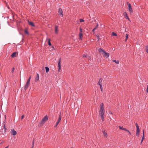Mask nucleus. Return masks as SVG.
I'll return each instance as SVG.
<instances>
[{"label": "nucleus", "instance_id": "obj_1", "mask_svg": "<svg viewBox=\"0 0 148 148\" xmlns=\"http://www.w3.org/2000/svg\"><path fill=\"white\" fill-rule=\"evenodd\" d=\"M104 105L103 103H101L100 105V110L99 111V114L103 121H104V115L105 113V110L103 107Z\"/></svg>", "mask_w": 148, "mask_h": 148}, {"label": "nucleus", "instance_id": "obj_2", "mask_svg": "<svg viewBox=\"0 0 148 148\" xmlns=\"http://www.w3.org/2000/svg\"><path fill=\"white\" fill-rule=\"evenodd\" d=\"M99 51L100 53H101L102 54L104 57L107 58H108L109 56V53H106L105 51L101 48L99 49Z\"/></svg>", "mask_w": 148, "mask_h": 148}, {"label": "nucleus", "instance_id": "obj_3", "mask_svg": "<svg viewBox=\"0 0 148 148\" xmlns=\"http://www.w3.org/2000/svg\"><path fill=\"white\" fill-rule=\"evenodd\" d=\"M48 119V116L46 115L43 118L41 121V123L42 124H44L46 121Z\"/></svg>", "mask_w": 148, "mask_h": 148}, {"label": "nucleus", "instance_id": "obj_4", "mask_svg": "<svg viewBox=\"0 0 148 148\" xmlns=\"http://www.w3.org/2000/svg\"><path fill=\"white\" fill-rule=\"evenodd\" d=\"M61 117L60 116V115L59 116L58 118V119L56 122V123L55 126V127H56L57 126V125H58V124H59V123L60 121L61 120Z\"/></svg>", "mask_w": 148, "mask_h": 148}, {"label": "nucleus", "instance_id": "obj_5", "mask_svg": "<svg viewBox=\"0 0 148 148\" xmlns=\"http://www.w3.org/2000/svg\"><path fill=\"white\" fill-rule=\"evenodd\" d=\"M127 4L128 6V9L129 10L130 12V13H132L133 12L132 8L131 5L130 3H127Z\"/></svg>", "mask_w": 148, "mask_h": 148}, {"label": "nucleus", "instance_id": "obj_6", "mask_svg": "<svg viewBox=\"0 0 148 148\" xmlns=\"http://www.w3.org/2000/svg\"><path fill=\"white\" fill-rule=\"evenodd\" d=\"M59 14L61 17H63V11L61 8H59L58 11Z\"/></svg>", "mask_w": 148, "mask_h": 148}, {"label": "nucleus", "instance_id": "obj_7", "mask_svg": "<svg viewBox=\"0 0 148 148\" xmlns=\"http://www.w3.org/2000/svg\"><path fill=\"white\" fill-rule=\"evenodd\" d=\"M61 60V58H60L59 60L58 61V71H60V69H61V64H60Z\"/></svg>", "mask_w": 148, "mask_h": 148}, {"label": "nucleus", "instance_id": "obj_8", "mask_svg": "<svg viewBox=\"0 0 148 148\" xmlns=\"http://www.w3.org/2000/svg\"><path fill=\"white\" fill-rule=\"evenodd\" d=\"M11 134L12 135H16L17 134L16 131L14 130V129H12L11 131Z\"/></svg>", "mask_w": 148, "mask_h": 148}, {"label": "nucleus", "instance_id": "obj_9", "mask_svg": "<svg viewBox=\"0 0 148 148\" xmlns=\"http://www.w3.org/2000/svg\"><path fill=\"white\" fill-rule=\"evenodd\" d=\"M29 85V83L27 82L26 84L24 86V89L26 90L27 88L28 87Z\"/></svg>", "mask_w": 148, "mask_h": 148}, {"label": "nucleus", "instance_id": "obj_10", "mask_svg": "<svg viewBox=\"0 0 148 148\" xmlns=\"http://www.w3.org/2000/svg\"><path fill=\"white\" fill-rule=\"evenodd\" d=\"M39 74L38 73L37 74L36 76V77L35 79V82H37L39 80Z\"/></svg>", "mask_w": 148, "mask_h": 148}, {"label": "nucleus", "instance_id": "obj_11", "mask_svg": "<svg viewBox=\"0 0 148 148\" xmlns=\"http://www.w3.org/2000/svg\"><path fill=\"white\" fill-rule=\"evenodd\" d=\"M123 15L125 16V18L128 19V20L130 21L129 18L127 16V13L126 12H124Z\"/></svg>", "mask_w": 148, "mask_h": 148}, {"label": "nucleus", "instance_id": "obj_12", "mask_svg": "<svg viewBox=\"0 0 148 148\" xmlns=\"http://www.w3.org/2000/svg\"><path fill=\"white\" fill-rule=\"evenodd\" d=\"M55 33L57 34L58 32V27L57 26H56L55 27Z\"/></svg>", "mask_w": 148, "mask_h": 148}, {"label": "nucleus", "instance_id": "obj_13", "mask_svg": "<svg viewBox=\"0 0 148 148\" xmlns=\"http://www.w3.org/2000/svg\"><path fill=\"white\" fill-rule=\"evenodd\" d=\"M28 23L29 25H30L32 26H34V23L31 21H28Z\"/></svg>", "mask_w": 148, "mask_h": 148}, {"label": "nucleus", "instance_id": "obj_14", "mask_svg": "<svg viewBox=\"0 0 148 148\" xmlns=\"http://www.w3.org/2000/svg\"><path fill=\"white\" fill-rule=\"evenodd\" d=\"M102 81V79L101 78H100L98 83V84H99L100 86L102 85H101V82Z\"/></svg>", "mask_w": 148, "mask_h": 148}, {"label": "nucleus", "instance_id": "obj_15", "mask_svg": "<svg viewBox=\"0 0 148 148\" xmlns=\"http://www.w3.org/2000/svg\"><path fill=\"white\" fill-rule=\"evenodd\" d=\"M16 53L15 52L13 53L11 55V56L12 58H14L16 56Z\"/></svg>", "mask_w": 148, "mask_h": 148}, {"label": "nucleus", "instance_id": "obj_16", "mask_svg": "<svg viewBox=\"0 0 148 148\" xmlns=\"http://www.w3.org/2000/svg\"><path fill=\"white\" fill-rule=\"evenodd\" d=\"M98 27V24L97 23V25H96V26L93 29H92V31L94 32V31H95Z\"/></svg>", "mask_w": 148, "mask_h": 148}, {"label": "nucleus", "instance_id": "obj_17", "mask_svg": "<svg viewBox=\"0 0 148 148\" xmlns=\"http://www.w3.org/2000/svg\"><path fill=\"white\" fill-rule=\"evenodd\" d=\"M83 36V34L82 33H80L79 34V38L81 40H82V37Z\"/></svg>", "mask_w": 148, "mask_h": 148}, {"label": "nucleus", "instance_id": "obj_18", "mask_svg": "<svg viewBox=\"0 0 148 148\" xmlns=\"http://www.w3.org/2000/svg\"><path fill=\"white\" fill-rule=\"evenodd\" d=\"M102 132L103 134V135H104V136L106 137H107L108 136V135H107V133L105 132V131H102Z\"/></svg>", "mask_w": 148, "mask_h": 148}, {"label": "nucleus", "instance_id": "obj_19", "mask_svg": "<svg viewBox=\"0 0 148 148\" xmlns=\"http://www.w3.org/2000/svg\"><path fill=\"white\" fill-rule=\"evenodd\" d=\"M143 137H142V140H141V143H142V142L143 141V140L145 139V137H144V131H143Z\"/></svg>", "mask_w": 148, "mask_h": 148}, {"label": "nucleus", "instance_id": "obj_20", "mask_svg": "<svg viewBox=\"0 0 148 148\" xmlns=\"http://www.w3.org/2000/svg\"><path fill=\"white\" fill-rule=\"evenodd\" d=\"M45 68L46 72L47 73L49 70V69L47 67H45Z\"/></svg>", "mask_w": 148, "mask_h": 148}, {"label": "nucleus", "instance_id": "obj_21", "mask_svg": "<svg viewBox=\"0 0 148 148\" xmlns=\"http://www.w3.org/2000/svg\"><path fill=\"white\" fill-rule=\"evenodd\" d=\"M145 50H146V52L148 54V46H146Z\"/></svg>", "mask_w": 148, "mask_h": 148}, {"label": "nucleus", "instance_id": "obj_22", "mask_svg": "<svg viewBox=\"0 0 148 148\" xmlns=\"http://www.w3.org/2000/svg\"><path fill=\"white\" fill-rule=\"evenodd\" d=\"M139 132H140V131H136V136H139Z\"/></svg>", "mask_w": 148, "mask_h": 148}, {"label": "nucleus", "instance_id": "obj_23", "mask_svg": "<svg viewBox=\"0 0 148 148\" xmlns=\"http://www.w3.org/2000/svg\"><path fill=\"white\" fill-rule=\"evenodd\" d=\"M113 61L114 62H115L117 64H118L119 63V62L118 60L116 61V60H113Z\"/></svg>", "mask_w": 148, "mask_h": 148}, {"label": "nucleus", "instance_id": "obj_24", "mask_svg": "<svg viewBox=\"0 0 148 148\" xmlns=\"http://www.w3.org/2000/svg\"><path fill=\"white\" fill-rule=\"evenodd\" d=\"M48 40V45L49 46H51V43L50 42V39H49Z\"/></svg>", "mask_w": 148, "mask_h": 148}, {"label": "nucleus", "instance_id": "obj_25", "mask_svg": "<svg viewBox=\"0 0 148 148\" xmlns=\"http://www.w3.org/2000/svg\"><path fill=\"white\" fill-rule=\"evenodd\" d=\"M31 76H30L29 77V78L27 82H29V83L30 82V79L31 78Z\"/></svg>", "mask_w": 148, "mask_h": 148}, {"label": "nucleus", "instance_id": "obj_26", "mask_svg": "<svg viewBox=\"0 0 148 148\" xmlns=\"http://www.w3.org/2000/svg\"><path fill=\"white\" fill-rule=\"evenodd\" d=\"M119 129L121 130H123L124 129V128H123V127H121L120 126H119Z\"/></svg>", "mask_w": 148, "mask_h": 148}, {"label": "nucleus", "instance_id": "obj_27", "mask_svg": "<svg viewBox=\"0 0 148 148\" xmlns=\"http://www.w3.org/2000/svg\"><path fill=\"white\" fill-rule=\"evenodd\" d=\"M112 35L113 36H117L116 34V33H114V32H113L112 33Z\"/></svg>", "mask_w": 148, "mask_h": 148}, {"label": "nucleus", "instance_id": "obj_28", "mask_svg": "<svg viewBox=\"0 0 148 148\" xmlns=\"http://www.w3.org/2000/svg\"><path fill=\"white\" fill-rule=\"evenodd\" d=\"M79 21L80 22H83L84 21V20L83 19H81L79 20Z\"/></svg>", "mask_w": 148, "mask_h": 148}, {"label": "nucleus", "instance_id": "obj_29", "mask_svg": "<svg viewBox=\"0 0 148 148\" xmlns=\"http://www.w3.org/2000/svg\"><path fill=\"white\" fill-rule=\"evenodd\" d=\"M79 30L80 32V33H82V32H83L82 29L81 27H80L79 28Z\"/></svg>", "mask_w": 148, "mask_h": 148}, {"label": "nucleus", "instance_id": "obj_30", "mask_svg": "<svg viewBox=\"0 0 148 148\" xmlns=\"http://www.w3.org/2000/svg\"><path fill=\"white\" fill-rule=\"evenodd\" d=\"M96 36H97V38L98 39H99L100 38H99V37H100L99 34H98V35H97Z\"/></svg>", "mask_w": 148, "mask_h": 148}, {"label": "nucleus", "instance_id": "obj_31", "mask_svg": "<svg viewBox=\"0 0 148 148\" xmlns=\"http://www.w3.org/2000/svg\"><path fill=\"white\" fill-rule=\"evenodd\" d=\"M25 34H28L27 31L26 30H25Z\"/></svg>", "mask_w": 148, "mask_h": 148}, {"label": "nucleus", "instance_id": "obj_32", "mask_svg": "<svg viewBox=\"0 0 148 148\" xmlns=\"http://www.w3.org/2000/svg\"><path fill=\"white\" fill-rule=\"evenodd\" d=\"M83 57H86L87 58V57H88V56L87 55H84L83 56Z\"/></svg>", "mask_w": 148, "mask_h": 148}, {"label": "nucleus", "instance_id": "obj_33", "mask_svg": "<svg viewBox=\"0 0 148 148\" xmlns=\"http://www.w3.org/2000/svg\"><path fill=\"white\" fill-rule=\"evenodd\" d=\"M136 131H140V130H139V127H136Z\"/></svg>", "mask_w": 148, "mask_h": 148}, {"label": "nucleus", "instance_id": "obj_34", "mask_svg": "<svg viewBox=\"0 0 148 148\" xmlns=\"http://www.w3.org/2000/svg\"><path fill=\"white\" fill-rule=\"evenodd\" d=\"M100 86V89H101V92H102L103 88H102V85Z\"/></svg>", "mask_w": 148, "mask_h": 148}, {"label": "nucleus", "instance_id": "obj_35", "mask_svg": "<svg viewBox=\"0 0 148 148\" xmlns=\"http://www.w3.org/2000/svg\"><path fill=\"white\" fill-rule=\"evenodd\" d=\"M126 131L127 132H128L130 135L131 134V133L130 132L129 130H127V131Z\"/></svg>", "mask_w": 148, "mask_h": 148}, {"label": "nucleus", "instance_id": "obj_36", "mask_svg": "<svg viewBox=\"0 0 148 148\" xmlns=\"http://www.w3.org/2000/svg\"><path fill=\"white\" fill-rule=\"evenodd\" d=\"M146 91L147 92H148V85L147 86V88L146 90Z\"/></svg>", "mask_w": 148, "mask_h": 148}, {"label": "nucleus", "instance_id": "obj_37", "mask_svg": "<svg viewBox=\"0 0 148 148\" xmlns=\"http://www.w3.org/2000/svg\"><path fill=\"white\" fill-rule=\"evenodd\" d=\"M24 115H22V116H21V119H22L24 117Z\"/></svg>", "mask_w": 148, "mask_h": 148}, {"label": "nucleus", "instance_id": "obj_38", "mask_svg": "<svg viewBox=\"0 0 148 148\" xmlns=\"http://www.w3.org/2000/svg\"><path fill=\"white\" fill-rule=\"evenodd\" d=\"M135 125H136V127H139V126H138V125L137 123H136Z\"/></svg>", "mask_w": 148, "mask_h": 148}, {"label": "nucleus", "instance_id": "obj_39", "mask_svg": "<svg viewBox=\"0 0 148 148\" xmlns=\"http://www.w3.org/2000/svg\"><path fill=\"white\" fill-rule=\"evenodd\" d=\"M87 58L88 59H90V57L89 56H88V57H87Z\"/></svg>", "mask_w": 148, "mask_h": 148}, {"label": "nucleus", "instance_id": "obj_40", "mask_svg": "<svg viewBox=\"0 0 148 148\" xmlns=\"http://www.w3.org/2000/svg\"><path fill=\"white\" fill-rule=\"evenodd\" d=\"M14 68H13L12 69V73H13V72H14Z\"/></svg>", "mask_w": 148, "mask_h": 148}, {"label": "nucleus", "instance_id": "obj_41", "mask_svg": "<svg viewBox=\"0 0 148 148\" xmlns=\"http://www.w3.org/2000/svg\"><path fill=\"white\" fill-rule=\"evenodd\" d=\"M128 37V35L127 34H126V38H127Z\"/></svg>", "mask_w": 148, "mask_h": 148}, {"label": "nucleus", "instance_id": "obj_42", "mask_svg": "<svg viewBox=\"0 0 148 148\" xmlns=\"http://www.w3.org/2000/svg\"><path fill=\"white\" fill-rule=\"evenodd\" d=\"M123 130L126 131H127V130L125 128H124Z\"/></svg>", "mask_w": 148, "mask_h": 148}, {"label": "nucleus", "instance_id": "obj_43", "mask_svg": "<svg viewBox=\"0 0 148 148\" xmlns=\"http://www.w3.org/2000/svg\"><path fill=\"white\" fill-rule=\"evenodd\" d=\"M109 114H112V112H109Z\"/></svg>", "mask_w": 148, "mask_h": 148}, {"label": "nucleus", "instance_id": "obj_44", "mask_svg": "<svg viewBox=\"0 0 148 148\" xmlns=\"http://www.w3.org/2000/svg\"><path fill=\"white\" fill-rule=\"evenodd\" d=\"M127 38H126V39H125V41H126L127 40Z\"/></svg>", "mask_w": 148, "mask_h": 148}, {"label": "nucleus", "instance_id": "obj_45", "mask_svg": "<svg viewBox=\"0 0 148 148\" xmlns=\"http://www.w3.org/2000/svg\"><path fill=\"white\" fill-rule=\"evenodd\" d=\"M8 146H7L6 147H5V148H8Z\"/></svg>", "mask_w": 148, "mask_h": 148}, {"label": "nucleus", "instance_id": "obj_46", "mask_svg": "<svg viewBox=\"0 0 148 148\" xmlns=\"http://www.w3.org/2000/svg\"><path fill=\"white\" fill-rule=\"evenodd\" d=\"M8 8L9 9V6H8Z\"/></svg>", "mask_w": 148, "mask_h": 148}, {"label": "nucleus", "instance_id": "obj_47", "mask_svg": "<svg viewBox=\"0 0 148 148\" xmlns=\"http://www.w3.org/2000/svg\"><path fill=\"white\" fill-rule=\"evenodd\" d=\"M33 147L34 146V143L33 142Z\"/></svg>", "mask_w": 148, "mask_h": 148}]
</instances>
